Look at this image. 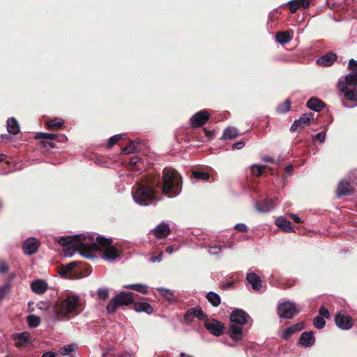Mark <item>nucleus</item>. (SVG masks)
I'll return each instance as SVG.
<instances>
[{"instance_id": "bb28decb", "label": "nucleus", "mask_w": 357, "mask_h": 357, "mask_svg": "<svg viewBox=\"0 0 357 357\" xmlns=\"http://www.w3.org/2000/svg\"><path fill=\"white\" fill-rule=\"evenodd\" d=\"M275 225L285 232L294 231L291 222L284 218L283 217L278 218L275 220Z\"/></svg>"}, {"instance_id": "72a5a7b5", "label": "nucleus", "mask_w": 357, "mask_h": 357, "mask_svg": "<svg viewBox=\"0 0 357 357\" xmlns=\"http://www.w3.org/2000/svg\"><path fill=\"white\" fill-rule=\"evenodd\" d=\"M78 264V261H72L62 266L59 272L60 275L62 276L66 275L67 274L70 273L75 267H77Z\"/></svg>"}, {"instance_id": "4be33fe9", "label": "nucleus", "mask_w": 357, "mask_h": 357, "mask_svg": "<svg viewBox=\"0 0 357 357\" xmlns=\"http://www.w3.org/2000/svg\"><path fill=\"white\" fill-rule=\"evenodd\" d=\"M31 290L37 294H43L47 289V284L43 280H36L31 284Z\"/></svg>"}, {"instance_id": "b1692460", "label": "nucleus", "mask_w": 357, "mask_h": 357, "mask_svg": "<svg viewBox=\"0 0 357 357\" xmlns=\"http://www.w3.org/2000/svg\"><path fill=\"white\" fill-rule=\"evenodd\" d=\"M275 38L277 42L280 44H286L290 42L293 38L292 31H278L276 33Z\"/></svg>"}, {"instance_id": "69168bd1", "label": "nucleus", "mask_w": 357, "mask_h": 357, "mask_svg": "<svg viewBox=\"0 0 357 357\" xmlns=\"http://www.w3.org/2000/svg\"><path fill=\"white\" fill-rule=\"evenodd\" d=\"M290 218L296 223L301 222V218L297 215H295L294 213H291L290 214Z\"/></svg>"}, {"instance_id": "f03ea898", "label": "nucleus", "mask_w": 357, "mask_h": 357, "mask_svg": "<svg viewBox=\"0 0 357 357\" xmlns=\"http://www.w3.org/2000/svg\"><path fill=\"white\" fill-rule=\"evenodd\" d=\"M37 306L41 310L47 309L54 321L70 319L79 314L84 310L79 297L76 295H68L66 298L57 301L52 306L47 307L43 302L39 303Z\"/></svg>"}, {"instance_id": "f704fd0d", "label": "nucleus", "mask_w": 357, "mask_h": 357, "mask_svg": "<svg viewBox=\"0 0 357 357\" xmlns=\"http://www.w3.org/2000/svg\"><path fill=\"white\" fill-rule=\"evenodd\" d=\"M124 288L133 289L137 292L146 294L148 293V287L142 284H133L125 285Z\"/></svg>"}, {"instance_id": "6ab92c4d", "label": "nucleus", "mask_w": 357, "mask_h": 357, "mask_svg": "<svg viewBox=\"0 0 357 357\" xmlns=\"http://www.w3.org/2000/svg\"><path fill=\"white\" fill-rule=\"evenodd\" d=\"M170 234V229L167 223L159 224L154 229L153 234L157 238H165Z\"/></svg>"}, {"instance_id": "a18cd8bd", "label": "nucleus", "mask_w": 357, "mask_h": 357, "mask_svg": "<svg viewBox=\"0 0 357 357\" xmlns=\"http://www.w3.org/2000/svg\"><path fill=\"white\" fill-rule=\"evenodd\" d=\"M123 135H116L109 138L107 144V148L111 149L114 144H116L121 139L123 138Z\"/></svg>"}, {"instance_id": "13d9d810", "label": "nucleus", "mask_w": 357, "mask_h": 357, "mask_svg": "<svg viewBox=\"0 0 357 357\" xmlns=\"http://www.w3.org/2000/svg\"><path fill=\"white\" fill-rule=\"evenodd\" d=\"M222 247L219 245H214L210 247V252L212 255H218L221 252Z\"/></svg>"}, {"instance_id": "423d86ee", "label": "nucleus", "mask_w": 357, "mask_h": 357, "mask_svg": "<svg viewBox=\"0 0 357 357\" xmlns=\"http://www.w3.org/2000/svg\"><path fill=\"white\" fill-rule=\"evenodd\" d=\"M345 98L357 103V73H351L345 77V83L340 87Z\"/></svg>"}, {"instance_id": "de8ad7c7", "label": "nucleus", "mask_w": 357, "mask_h": 357, "mask_svg": "<svg viewBox=\"0 0 357 357\" xmlns=\"http://www.w3.org/2000/svg\"><path fill=\"white\" fill-rule=\"evenodd\" d=\"M97 295L99 298L102 300H105L109 297V290L108 289H99L97 291Z\"/></svg>"}, {"instance_id": "09e8293b", "label": "nucleus", "mask_w": 357, "mask_h": 357, "mask_svg": "<svg viewBox=\"0 0 357 357\" xmlns=\"http://www.w3.org/2000/svg\"><path fill=\"white\" fill-rule=\"evenodd\" d=\"M289 327H290V328H291V331L293 332V333H295L298 331H301L304 328V324L303 322H300V323L294 324Z\"/></svg>"}, {"instance_id": "58836bf2", "label": "nucleus", "mask_w": 357, "mask_h": 357, "mask_svg": "<svg viewBox=\"0 0 357 357\" xmlns=\"http://www.w3.org/2000/svg\"><path fill=\"white\" fill-rule=\"evenodd\" d=\"M142 163V160L138 156L131 157L129 160V166L131 169H140V165Z\"/></svg>"}, {"instance_id": "5701e85b", "label": "nucleus", "mask_w": 357, "mask_h": 357, "mask_svg": "<svg viewBox=\"0 0 357 357\" xmlns=\"http://www.w3.org/2000/svg\"><path fill=\"white\" fill-rule=\"evenodd\" d=\"M133 309L137 312H146L151 314L153 312V307L146 302H135L133 303Z\"/></svg>"}, {"instance_id": "e2e57ef3", "label": "nucleus", "mask_w": 357, "mask_h": 357, "mask_svg": "<svg viewBox=\"0 0 357 357\" xmlns=\"http://www.w3.org/2000/svg\"><path fill=\"white\" fill-rule=\"evenodd\" d=\"M245 142L243 141H240L238 142H236L233 144L232 148L234 149H241L245 146Z\"/></svg>"}, {"instance_id": "393cba45", "label": "nucleus", "mask_w": 357, "mask_h": 357, "mask_svg": "<svg viewBox=\"0 0 357 357\" xmlns=\"http://www.w3.org/2000/svg\"><path fill=\"white\" fill-rule=\"evenodd\" d=\"M307 106L312 110L320 112L324 109L326 105L319 98L312 97L307 102Z\"/></svg>"}, {"instance_id": "4468645a", "label": "nucleus", "mask_w": 357, "mask_h": 357, "mask_svg": "<svg viewBox=\"0 0 357 357\" xmlns=\"http://www.w3.org/2000/svg\"><path fill=\"white\" fill-rule=\"evenodd\" d=\"M248 314L241 309L234 310L230 314V321L234 324L240 326L247 323Z\"/></svg>"}, {"instance_id": "052dcab7", "label": "nucleus", "mask_w": 357, "mask_h": 357, "mask_svg": "<svg viewBox=\"0 0 357 357\" xmlns=\"http://www.w3.org/2000/svg\"><path fill=\"white\" fill-rule=\"evenodd\" d=\"M8 271V266L6 262L1 261H0V272L1 273H7Z\"/></svg>"}, {"instance_id": "4d7b16f0", "label": "nucleus", "mask_w": 357, "mask_h": 357, "mask_svg": "<svg viewBox=\"0 0 357 357\" xmlns=\"http://www.w3.org/2000/svg\"><path fill=\"white\" fill-rule=\"evenodd\" d=\"M43 146L48 149H54L56 147L54 142L50 141H42Z\"/></svg>"}, {"instance_id": "2eb2a0df", "label": "nucleus", "mask_w": 357, "mask_h": 357, "mask_svg": "<svg viewBox=\"0 0 357 357\" xmlns=\"http://www.w3.org/2000/svg\"><path fill=\"white\" fill-rule=\"evenodd\" d=\"M39 245L40 242L37 239L34 238H29L23 243L22 249L24 253L28 255H31L38 251Z\"/></svg>"}, {"instance_id": "5fc2aeb1", "label": "nucleus", "mask_w": 357, "mask_h": 357, "mask_svg": "<svg viewBox=\"0 0 357 357\" xmlns=\"http://www.w3.org/2000/svg\"><path fill=\"white\" fill-rule=\"evenodd\" d=\"M319 312V314L321 315L320 317H322L323 318H328L330 317V312L324 306L321 307Z\"/></svg>"}, {"instance_id": "412c9836", "label": "nucleus", "mask_w": 357, "mask_h": 357, "mask_svg": "<svg viewBox=\"0 0 357 357\" xmlns=\"http://www.w3.org/2000/svg\"><path fill=\"white\" fill-rule=\"evenodd\" d=\"M246 280L255 291H259L262 287L260 278L255 273H248Z\"/></svg>"}, {"instance_id": "aec40b11", "label": "nucleus", "mask_w": 357, "mask_h": 357, "mask_svg": "<svg viewBox=\"0 0 357 357\" xmlns=\"http://www.w3.org/2000/svg\"><path fill=\"white\" fill-rule=\"evenodd\" d=\"M315 342V337L312 331L303 332L299 338V342L301 344L305 347H311Z\"/></svg>"}, {"instance_id": "864d4df0", "label": "nucleus", "mask_w": 357, "mask_h": 357, "mask_svg": "<svg viewBox=\"0 0 357 357\" xmlns=\"http://www.w3.org/2000/svg\"><path fill=\"white\" fill-rule=\"evenodd\" d=\"M349 68L353 73H357V61L353 59H350L349 62Z\"/></svg>"}, {"instance_id": "f257e3e1", "label": "nucleus", "mask_w": 357, "mask_h": 357, "mask_svg": "<svg viewBox=\"0 0 357 357\" xmlns=\"http://www.w3.org/2000/svg\"><path fill=\"white\" fill-rule=\"evenodd\" d=\"M162 183L158 173H149L142 178L132 188V196L136 203L141 206H149L158 200V190L164 195L175 197L181 191L182 178L172 168L165 167L162 171Z\"/></svg>"}, {"instance_id": "e433bc0d", "label": "nucleus", "mask_w": 357, "mask_h": 357, "mask_svg": "<svg viewBox=\"0 0 357 357\" xmlns=\"http://www.w3.org/2000/svg\"><path fill=\"white\" fill-rule=\"evenodd\" d=\"M291 101L287 99L283 103L280 104L276 109L278 114H284L289 111L291 108Z\"/></svg>"}, {"instance_id": "a19ab883", "label": "nucleus", "mask_w": 357, "mask_h": 357, "mask_svg": "<svg viewBox=\"0 0 357 357\" xmlns=\"http://www.w3.org/2000/svg\"><path fill=\"white\" fill-rule=\"evenodd\" d=\"M158 291L160 292L162 296L165 298L169 301H172L175 298L174 294L169 289L160 288L158 289Z\"/></svg>"}, {"instance_id": "cd10ccee", "label": "nucleus", "mask_w": 357, "mask_h": 357, "mask_svg": "<svg viewBox=\"0 0 357 357\" xmlns=\"http://www.w3.org/2000/svg\"><path fill=\"white\" fill-rule=\"evenodd\" d=\"M7 130L10 134L17 135L20 132V126L17 121L14 118L11 117L7 120Z\"/></svg>"}, {"instance_id": "49530a36", "label": "nucleus", "mask_w": 357, "mask_h": 357, "mask_svg": "<svg viewBox=\"0 0 357 357\" xmlns=\"http://www.w3.org/2000/svg\"><path fill=\"white\" fill-rule=\"evenodd\" d=\"M288 6L291 13H295L299 8H301L296 0L290 1L288 3Z\"/></svg>"}, {"instance_id": "bf43d9fd", "label": "nucleus", "mask_w": 357, "mask_h": 357, "mask_svg": "<svg viewBox=\"0 0 357 357\" xmlns=\"http://www.w3.org/2000/svg\"><path fill=\"white\" fill-rule=\"evenodd\" d=\"M315 139L319 140L321 143L324 142L326 139V133L324 132L317 133L315 136Z\"/></svg>"}, {"instance_id": "7c9ffc66", "label": "nucleus", "mask_w": 357, "mask_h": 357, "mask_svg": "<svg viewBox=\"0 0 357 357\" xmlns=\"http://www.w3.org/2000/svg\"><path fill=\"white\" fill-rule=\"evenodd\" d=\"M15 278V275H11L5 282V284L0 287V301L5 298L6 295L8 294L9 290L11 287V282Z\"/></svg>"}, {"instance_id": "c9c22d12", "label": "nucleus", "mask_w": 357, "mask_h": 357, "mask_svg": "<svg viewBox=\"0 0 357 357\" xmlns=\"http://www.w3.org/2000/svg\"><path fill=\"white\" fill-rule=\"evenodd\" d=\"M28 326L31 328H36L40 324V318L34 314H29L26 317Z\"/></svg>"}, {"instance_id": "0e129e2a", "label": "nucleus", "mask_w": 357, "mask_h": 357, "mask_svg": "<svg viewBox=\"0 0 357 357\" xmlns=\"http://www.w3.org/2000/svg\"><path fill=\"white\" fill-rule=\"evenodd\" d=\"M204 132L206 134V136L208 139H211L214 136V131L213 130H208L206 128H204Z\"/></svg>"}, {"instance_id": "6e6d98bb", "label": "nucleus", "mask_w": 357, "mask_h": 357, "mask_svg": "<svg viewBox=\"0 0 357 357\" xmlns=\"http://www.w3.org/2000/svg\"><path fill=\"white\" fill-rule=\"evenodd\" d=\"M293 332L291 331V328L290 327L287 328L282 333V338L287 340L289 339L292 335Z\"/></svg>"}, {"instance_id": "c03bdc74", "label": "nucleus", "mask_w": 357, "mask_h": 357, "mask_svg": "<svg viewBox=\"0 0 357 357\" xmlns=\"http://www.w3.org/2000/svg\"><path fill=\"white\" fill-rule=\"evenodd\" d=\"M326 324V321L322 317H317L314 319V326L318 329H322Z\"/></svg>"}, {"instance_id": "37998d69", "label": "nucleus", "mask_w": 357, "mask_h": 357, "mask_svg": "<svg viewBox=\"0 0 357 357\" xmlns=\"http://www.w3.org/2000/svg\"><path fill=\"white\" fill-rule=\"evenodd\" d=\"M75 350V346L73 344H68L61 347L59 350V353L63 356L70 354Z\"/></svg>"}, {"instance_id": "79ce46f5", "label": "nucleus", "mask_w": 357, "mask_h": 357, "mask_svg": "<svg viewBox=\"0 0 357 357\" xmlns=\"http://www.w3.org/2000/svg\"><path fill=\"white\" fill-rule=\"evenodd\" d=\"M264 168L265 166L263 165H253L251 166V172L254 176H260L263 174Z\"/></svg>"}, {"instance_id": "9d476101", "label": "nucleus", "mask_w": 357, "mask_h": 357, "mask_svg": "<svg viewBox=\"0 0 357 357\" xmlns=\"http://www.w3.org/2000/svg\"><path fill=\"white\" fill-rule=\"evenodd\" d=\"M11 338L15 342V347L17 348L26 347L31 342V337L28 332L13 333Z\"/></svg>"}, {"instance_id": "9b49d317", "label": "nucleus", "mask_w": 357, "mask_h": 357, "mask_svg": "<svg viewBox=\"0 0 357 357\" xmlns=\"http://www.w3.org/2000/svg\"><path fill=\"white\" fill-rule=\"evenodd\" d=\"M210 117V114L206 110H201L195 113L190 119V124L192 128H199L205 124Z\"/></svg>"}, {"instance_id": "a211bd4d", "label": "nucleus", "mask_w": 357, "mask_h": 357, "mask_svg": "<svg viewBox=\"0 0 357 357\" xmlns=\"http://www.w3.org/2000/svg\"><path fill=\"white\" fill-rule=\"evenodd\" d=\"M275 208V204L271 199H265L256 203V209L261 213H268Z\"/></svg>"}, {"instance_id": "c756f323", "label": "nucleus", "mask_w": 357, "mask_h": 357, "mask_svg": "<svg viewBox=\"0 0 357 357\" xmlns=\"http://www.w3.org/2000/svg\"><path fill=\"white\" fill-rule=\"evenodd\" d=\"M139 144L140 141L138 139L130 141L129 144L122 149V153L124 154H128L134 151H140V148L138 146Z\"/></svg>"}, {"instance_id": "2f4dec72", "label": "nucleus", "mask_w": 357, "mask_h": 357, "mask_svg": "<svg viewBox=\"0 0 357 357\" xmlns=\"http://www.w3.org/2000/svg\"><path fill=\"white\" fill-rule=\"evenodd\" d=\"M206 298L213 307H218L221 303L220 296L213 291L207 293Z\"/></svg>"}, {"instance_id": "0eeeda50", "label": "nucleus", "mask_w": 357, "mask_h": 357, "mask_svg": "<svg viewBox=\"0 0 357 357\" xmlns=\"http://www.w3.org/2000/svg\"><path fill=\"white\" fill-rule=\"evenodd\" d=\"M277 311L279 317L282 319H290L298 314L299 310L294 303L284 301L278 304Z\"/></svg>"}, {"instance_id": "ea45409f", "label": "nucleus", "mask_w": 357, "mask_h": 357, "mask_svg": "<svg viewBox=\"0 0 357 357\" xmlns=\"http://www.w3.org/2000/svg\"><path fill=\"white\" fill-rule=\"evenodd\" d=\"M192 176L198 180L207 181L210 178V174L208 172L192 171Z\"/></svg>"}, {"instance_id": "3c124183", "label": "nucleus", "mask_w": 357, "mask_h": 357, "mask_svg": "<svg viewBox=\"0 0 357 357\" xmlns=\"http://www.w3.org/2000/svg\"><path fill=\"white\" fill-rule=\"evenodd\" d=\"M234 229L240 232L246 233L248 231V227L243 223L236 224Z\"/></svg>"}, {"instance_id": "dca6fc26", "label": "nucleus", "mask_w": 357, "mask_h": 357, "mask_svg": "<svg viewBox=\"0 0 357 357\" xmlns=\"http://www.w3.org/2000/svg\"><path fill=\"white\" fill-rule=\"evenodd\" d=\"M195 317L204 321L208 319L206 314L204 313L200 307H192L188 310L184 316V319L186 321H191Z\"/></svg>"}, {"instance_id": "c85d7f7f", "label": "nucleus", "mask_w": 357, "mask_h": 357, "mask_svg": "<svg viewBox=\"0 0 357 357\" xmlns=\"http://www.w3.org/2000/svg\"><path fill=\"white\" fill-rule=\"evenodd\" d=\"M64 123L62 119L55 118L52 120L48 121L46 123L47 128L50 130H57L61 129Z\"/></svg>"}, {"instance_id": "f8f14e48", "label": "nucleus", "mask_w": 357, "mask_h": 357, "mask_svg": "<svg viewBox=\"0 0 357 357\" xmlns=\"http://www.w3.org/2000/svg\"><path fill=\"white\" fill-rule=\"evenodd\" d=\"M355 189L347 180H341L335 191L337 197L349 196L354 193Z\"/></svg>"}, {"instance_id": "774afa93", "label": "nucleus", "mask_w": 357, "mask_h": 357, "mask_svg": "<svg viewBox=\"0 0 357 357\" xmlns=\"http://www.w3.org/2000/svg\"><path fill=\"white\" fill-rule=\"evenodd\" d=\"M176 249L174 245H169L166 248V252L169 254H172Z\"/></svg>"}, {"instance_id": "1a4fd4ad", "label": "nucleus", "mask_w": 357, "mask_h": 357, "mask_svg": "<svg viewBox=\"0 0 357 357\" xmlns=\"http://www.w3.org/2000/svg\"><path fill=\"white\" fill-rule=\"evenodd\" d=\"M204 326L215 336H220L224 333V324L215 319H206L204 323Z\"/></svg>"}, {"instance_id": "8fccbe9b", "label": "nucleus", "mask_w": 357, "mask_h": 357, "mask_svg": "<svg viewBox=\"0 0 357 357\" xmlns=\"http://www.w3.org/2000/svg\"><path fill=\"white\" fill-rule=\"evenodd\" d=\"M236 282V280H234L231 281H228L225 282L221 285V289L223 290H227L230 288H233L234 287L235 283Z\"/></svg>"}, {"instance_id": "20e7f679", "label": "nucleus", "mask_w": 357, "mask_h": 357, "mask_svg": "<svg viewBox=\"0 0 357 357\" xmlns=\"http://www.w3.org/2000/svg\"><path fill=\"white\" fill-rule=\"evenodd\" d=\"M89 241L90 248H87L86 252H88V254L85 255L86 258H94L93 252L100 251L103 249L104 256L107 259H115L121 255V251L112 245V240L111 238L98 236L96 238V241H93V238L90 237Z\"/></svg>"}, {"instance_id": "ddd939ff", "label": "nucleus", "mask_w": 357, "mask_h": 357, "mask_svg": "<svg viewBox=\"0 0 357 357\" xmlns=\"http://www.w3.org/2000/svg\"><path fill=\"white\" fill-rule=\"evenodd\" d=\"M336 325L341 329L349 330L353 326V319L349 315L337 314L335 317Z\"/></svg>"}, {"instance_id": "473e14b6", "label": "nucleus", "mask_w": 357, "mask_h": 357, "mask_svg": "<svg viewBox=\"0 0 357 357\" xmlns=\"http://www.w3.org/2000/svg\"><path fill=\"white\" fill-rule=\"evenodd\" d=\"M238 136V131L235 128H227L224 132L222 138L225 139H233Z\"/></svg>"}, {"instance_id": "338daca9", "label": "nucleus", "mask_w": 357, "mask_h": 357, "mask_svg": "<svg viewBox=\"0 0 357 357\" xmlns=\"http://www.w3.org/2000/svg\"><path fill=\"white\" fill-rule=\"evenodd\" d=\"M56 354L53 351H47L45 352L42 357H56Z\"/></svg>"}, {"instance_id": "680f3d73", "label": "nucleus", "mask_w": 357, "mask_h": 357, "mask_svg": "<svg viewBox=\"0 0 357 357\" xmlns=\"http://www.w3.org/2000/svg\"><path fill=\"white\" fill-rule=\"evenodd\" d=\"M162 255H163V253L162 252H160L158 256H155V257H152L150 258V261L152 262V263H155V262H160L161 260H162Z\"/></svg>"}, {"instance_id": "603ef678", "label": "nucleus", "mask_w": 357, "mask_h": 357, "mask_svg": "<svg viewBox=\"0 0 357 357\" xmlns=\"http://www.w3.org/2000/svg\"><path fill=\"white\" fill-rule=\"evenodd\" d=\"M300 7L303 9L309 8L311 0H296Z\"/></svg>"}, {"instance_id": "39448f33", "label": "nucleus", "mask_w": 357, "mask_h": 357, "mask_svg": "<svg viewBox=\"0 0 357 357\" xmlns=\"http://www.w3.org/2000/svg\"><path fill=\"white\" fill-rule=\"evenodd\" d=\"M134 301V293L121 291L109 301L106 307L107 312L108 314H114L118 307L133 304Z\"/></svg>"}, {"instance_id": "f3484780", "label": "nucleus", "mask_w": 357, "mask_h": 357, "mask_svg": "<svg viewBox=\"0 0 357 357\" xmlns=\"http://www.w3.org/2000/svg\"><path fill=\"white\" fill-rule=\"evenodd\" d=\"M337 56L333 52H328L317 60L320 66H331L337 60Z\"/></svg>"}, {"instance_id": "a878e982", "label": "nucleus", "mask_w": 357, "mask_h": 357, "mask_svg": "<svg viewBox=\"0 0 357 357\" xmlns=\"http://www.w3.org/2000/svg\"><path fill=\"white\" fill-rule=\"evenodd\" d=\"M229 334L231 339L236 341L242 340L243 331L241 326L232 324L229 328Z\"/></svg>"}, {"instance_id": "4c0bfd02", "label": "nucleus", "mask_w": 357, "mask_h": 357, "mask_svg": "<svg viewBox=\"0 0 357 357\" xmlns=\"http://www.w3.org/2000/svg\"><path fill=\"white\" fill-rule=\"evenodd\" d=\"M36 139H42L43 141H54L58 138V135L46 132H39L36 136Z\"/></svg>"}, {"instance_id": "6e6552de", "label": "nucleus", "mask_w": 357, "mask_h": 357, "mask_svg": "<svg viewBox=\"0 0 357 357\" xmlns=\"http://www.w3.org/2000/svg\"><path fill=\"white\" fill-rule=\"evenodd\" d=\"M314 120V114L312 112L303 114L298 119L296 120L290 128V131L294 132L301 130L310 124Z\"/></svg>"}, {"instance_id": "7ed1b4c3", "label": "nucleus", "mask_w": 357, "mask_h": 357, "mask_svg": "<svg viewBox=\"0 0 357 357\" xmlns=\"http://www.w3.org/2000/svg\"><path fill=\"white\" fill-rule=\"evenodd\" d=\"M89 238L90 237H86L84 234H79L73 236H61L57 241L61 246L66 247L63 249L66 257H70L77 251L86 258V250L90 248Z\"/></svg>"}]
</instances>
